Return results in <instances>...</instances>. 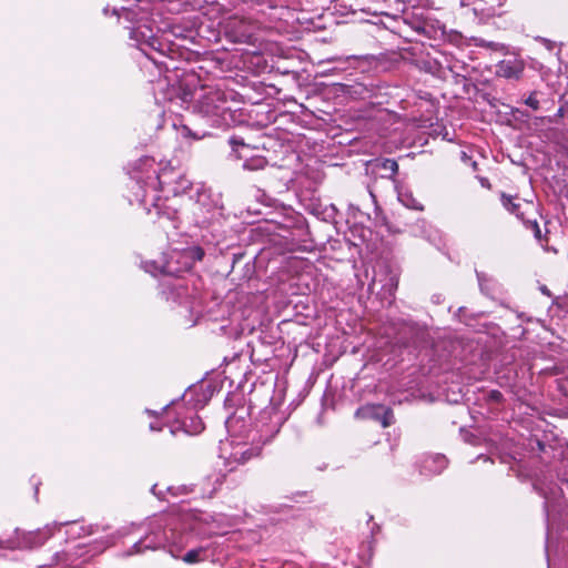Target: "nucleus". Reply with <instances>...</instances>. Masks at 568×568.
Here are the masks:
<instances>
[{
    "instance_id": "obj_1",
    "label": "nucleus",
    "mask_w": 568,
    "mask_h": 568,
    "mask_svg": "<svg viewBox=\"0 0 568 568\" xmlns=\"http://www.w3.org/2000/svg\"><path fill=\"white\" fill-rule=\"evenodd\" d=\"M193 109L211 119L216 126L229 125L233 118L229 94L219 88H203L195 98Z\"/></svg>"
},
{
    "instance_id": "obj_2",
    "label": "nucleus",
    "mask_w": 568,
    "mask_h": 568,
    "mask_svg": "<svg viewBox=\"0 0 568 568\" xmlns=\"http://www.w3.org/2000/svg\"><path fill=\"white\" fill-rule=\"evenodd\" d=\"M355 415L358 418L377 420L383 427H388L394 423L393 410L379 404L364 405L356 410Z\"/></svg>"
},
{
    "instance_id": "obj_3",
    "label": "nucleus",
    "mask_w": 568,
    "mask_h": 568,
    "mask_svg": "<svg viewBox=\"0 0 568 568\" xmlns=\"http://www.w3.org/2000/svg\"><path fill=\"white\" fill-rule=\"evenodd\" d=\"M524 64L520 61H501L498 64L497 74L506 79H520Z\"/></svg>"
},
{
    "instance_id": "obj_4",
    "label": "nucleus",
    "mask_w": 568,
    "mask_h": 568,
    "mask_svg": "<svg viewBox=\"0 0 568 568\" xmlns=\"http://www.w3.org/2000/svg\"><path fill=\"white\" fill-rule=\"evenodd\" d=\"M501 203L504 207L510 213L515 214L518 219L525 221L524 212L521 211V204L514 202V199L510 195L501 193L500 196Z\"/></svg>"
},
{
    "instance_id": "obj_5",
    "label": "nucleus",
    "mask_w": 568,
    "mask_h": 568,
    "mask_svg": "<svg viewBox=\"0 0 568 568\" xmlns=\"http://www.w3.org/2000/svg\"><path fill=\"white\" fill-rule=\"evenodd\" d=\"M260 455V449L256 447H248L242 450H236L232 454V458L234 462L239 464H245L251 460L253 457H257Z\"/></svg>"
},
{
    "instance_id": "obj_6",
    "label": "nucleus",
    "mask_w": 568,
    "mask_h": 568,
    "mask_svg": "<svg viewBox=\"0 0 568 568\" xmlns=\"http://www.w3.org/2000/svg\"><path fill=\"white\" fill-rule=\"evenodd\" d=\"M268 162L264 156H252L244 161L243 169L246 171H261L267 166Z\"/></svg>"
},
{
    "instance_id": "obj_7",
    "label": "nucleus",
    "mask_w": 568,
    "mask_h": 568,
    "mask_svg": "<svg viewBox=\"0 0 568 568\" xmlns=\"http://www.w3.org/2000/svg\"><path fill=\"white\" fill-rule=\"evenodd\" d=\"M377 168L384 170V171H387L389 172V174L387 175H383V178H388L390 180H394L395 179V175L397 174L398 172V164L395 160L393 159H384L382 160L381 162H378L376 164Z\"/></svg>"
},
{
    "instance_id": "obj_8",
    "label": "nucleus",
    "mask_w": 568,
    "mask_h": 568,
    "mask_svg": "<svg viewBox=\"0 0 568 568\" xmlns=\"http://www.w3.org/2000/svg\"><path fill=\"white\" fill-rule=\"evenodd\" d=\"M398 200L403 203V205H405L408 209L417 211L423 210L422 203L417 199H415L413 194L409 192H400L398 194Z\"/></svg>"
},
{
    "instance_id": "obj_9",
    "label": "nucleus",
    "mask_w": 568,
    "mask_h": 568,
    "mask_svg": "<svg viewBox=\"0 0 568 568\" xmlns=\"http://www.w3.org/2000/svg\"><path fill=\"white\" fill-rule=\"evenodd\" d=\"M183 427L187 434H193V435L199 434L204 429L203 422L197 416L191 417L190 424L184 423Z\"/></svg>"
},
{
    "instance_id": "obj_10",
    "label": "nucleus",
    "mask_w": 568,
    "mask_h": 568,
    "mask_svg": "<svg viewBox=\"0 0 568 568\" xmlns=\"http://www.w3.org/2000/svg\"><path fill=\"white\" fill-rule=\"evenodd\" d=\"M203 554H204V549L201 547L196 548V549H191L183 556L182 559L186 564H196L204 559L202 556Z\"/></svg>"
},
{
    "instance_id": "obj_11",
    "label": "nucleus",
    "mask_w": 568,
    "mask_h": 568,
    "mask_svg": "<svg viewBox=\"0 0 568 568\" xmlns=\"http://www.w3.org/2000/svg\"><path fill=\"white\" fill-rule=\"evenodd\" d=\"M541 93L537 90H534L529 93L527 98L523 100V102L530 108L532 111H538L540 109V100L539 95Z\"/></svg>"
},
{
    "instance_id": "obj_12",
    "label": "nucleus",
    "mask_w": 568,
    "mask_h": 568,
    "mask_svg": "<svg viewBox=\"0 0 568 568\" xmlns=\"http://www.w3.org/2000/svg\"><path fill=\"white\" fill-rule=\"evenodd\" d=\"M156 213L159 216H164L168 220L174 221L178 217V210L171 209L170 206L155 204Z\"/></svg>"
},
{
    "instance_id": "obj_13",
    "label": "nucleus",
    "mask_w": 568,
    "mask_h": 568,
    "mask_svg": "<svg viewBox=\"0 0 568 568\" xmlns=\"http://www.w3.org/2000/svg\"><path fill=\"white\" fill-rule=\"evenodd\" d=\"M173 172L166 170V169H162L160 171V173L158 174V180H159V184L162 185V186H170L171 183H172V179L170 178V175L172 174Z\"/></svg>"
},
{
    "instance_id": "obj_14",
    "label": "nucleus",
    "mask_w": 568,
    "mask_h": 568,
    "mask_svg": "<svg viewBox=\"0 0 568 568\" xmlns=\"http://www.w3.org/2000/svg\"><path fill=\"white\" fill-rule=\"evenodd\" d=\"M432 460L436 464L434 471L439 473L447 466V460L444 456H435Z\"/></svg>"
},
{
    "instance_id": "obj_15",
    "label": "nucleus",
    "mask_w": 568,
    "mask_h": 568,
    "mask_svg": "<svg viewBox=\"0 0 568 568\" xmlns=\"http://www.w3.org/2000/svg\"><path fill=\"white\" fill-rule=\"evenodd\" d=\"M527 225L532 230L535 237L541 242L542 235L539 224L536 221H527Z\"/></svg>"
},
{
    "instance_id": "obj_16",
    "label": "nucleus",
    "mask_w": 568,
    "mask_h": 568,
    "mask_svg": "<svg viewBox=\"0 0 568 568\" xmlns=\"http://www.w3.org/2000/svg\"><path fill=\"white\" fill-rule=\"evenodd\" d=\"M230 145L232 146L233 151H236L237 146H244V140L240 136H231L229 140Z\"/></svg>"
},
{
    "instance_id": "obj_17",
    "label": "nucleus",
    "mask_w": 568,
    "mask_h": 568,
    "mask_svg": "<svg viewBox=\"0 0 568 568\" xmlns=\"http://www.w3.org/2000/svg\"><path fill=\"white\" fill-rule=\"evenodd\" d=\"M558 389L568 397V377H562L558 379Z\"/></svg>"
},
{
    "instance_id": "obj_18",
    "label": "nucleus",
    "mask_w": 568,
    "mask_h": 568,
    "mask_svg": "<svg viewBox=\"0 0 568 568\" xmlns=\"http://www.w3.org/2000/svg\"><path fill=\"white\" fill-rule=\"evenodd\" d=\"M179 184H180L181 189H183V190L189 189L191 186L190 181L183 176H179Z\"/></svg>"
},
{
    "instance_id": "obj_19",
    "label": "nucleus",
    "mask_w": 568,
    "mask_h": 568,
    "mask_svg": "<svg viewBox=\"0 0 568 568\" xmlns=\"http://www.w3.org/2000/svg\"><path fill=\"white\" fill-rule=\"evenodd\" d=\"M140 33H141V31H140L139 29H135V30H133V31L131 32V38H133V39H136V40H138V34H140Z\"/></svg>"
},
{
    "instance_id": "obj_20",
    "label": "nucleus",
    "mask_w": 568,
    "mask_h": 568,
    "mask_svg": "<svg viewBox=\"0 0 568 568\" xmlns=\"http://www.w3.org/2000/svg\"><path fill=\"white\" fill-rule=\"evenodd\" d=\"M501 397V394L499 392H491V398L499 399Z\"/></svg>"
},
{
    "instance_id": "obj_21",
    "label": "nucleus",
    "mask_w": 568,
    "mask_h": 568,
    "mask_svg": "<svg viewBox=\"0 0 568 568\" xmlns=\"http://www.w3.org/2000/svg\"><path fill=\"white\" fill-rule=\"evenodd\" d=\"M151 430H161V427H156L154 424L150 425Z\"/></svg>"
},
{
    "instance_id": "obj_22",
    "label": "nucleus",
    "mask_w": 568,
    "mask_h": 568,
    "mask_svg": "<svg viewBox=\"0 0 568 568\" xmlns=\"http://www.w3.org/2000/svg\"><path fill=\"white\" fill-rule=\"evenodd\" d=\"M541 292L546 295H549V290L546 286L541 287Z\"/></svg>"
},
{
    "instance_id": "obj_23",
    "label": "nucleus",
    "mask_w": 568,
    "mask_h": 568,
    "mask_svg": "<svg viewBox=\"0 0 568 568\" xmlns=\"http://www.w3.org/2000/svg\"><path fill=\"white\" fill-rule=\"evenodd\" d=\"M142 541L134 545V548H136V551H140V547L142 546Z\"/></svg>"
},
{
    "instance_id": "obj_24",
    "label": "nucleus",
    "mask_w": 568,
    "mask_h": 568,
    "mask_svg": "<svg viewBox=\"0 0 568 568\" xmlns=\"http://www.w3.org/2000/svg\"><path fill=\"white\" fill-rule=\"evenodd\" d=\"M558 115L561 116L562 115V109H559L558 110Z\"/></svg>"
},
{
    "instance_id": "obj_25",
    "label": "nucleus",
    "mask_w": 568,
    "mask_h": 568,
    "mask_svg": "<svg viewBox=\"0 0 568 568\" xmlns=\"http://www.w3.org/2000/svg\"><path fill=\"white\" fill-rule=\"evenodd\" d=\"M199 252H200V254H199V258H201V257H202V255H203V252H202L201 250H199Z\"/></svg>"
}]
</instances>
